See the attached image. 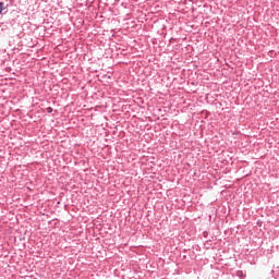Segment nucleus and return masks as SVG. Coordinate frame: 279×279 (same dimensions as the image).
Segmentation results:
<instances>
[{
	"instance_id": "f03ea898",
	"label": "nucleus",
	"mask_w": 279,
	"mask_h": 279,
	"mask_svg": "<svg viewBox=\"0 0 279 279\" xmlns=\"http://www.w3.org/2000/svg\"><path fill=\"white\" fill-rule=\"evenodd\" d=\"M46 110H47V112H48L49 114H51V112H53V108H51V107H48Z\"/></svg>"
},
{
	"instance_id": "f257e3e1",
	"label": "nucleus",
	"mask_w": 279,
	"mask_h": 279,
	"mask_svg": "<svg viewBox=\"0 0 279 279\" xmlns=\"http://www.w3.org/2000/svg\"><path fill=\"white\" fill-rule=\"evenodd\" d=\"M3 10H4V4L3 2L0 1V14L3 12Z\"/></svg>"
}]
</instances>
